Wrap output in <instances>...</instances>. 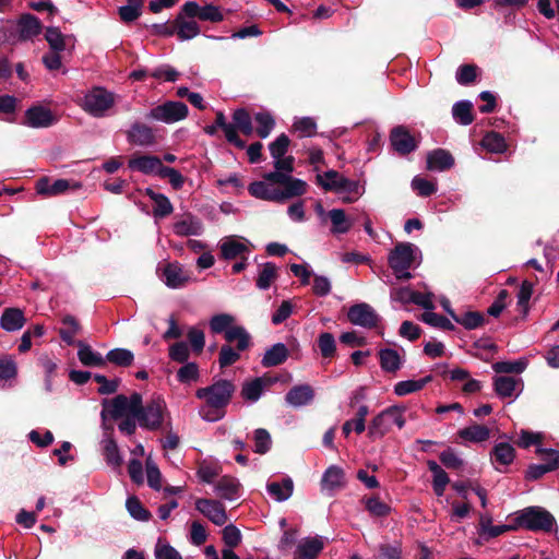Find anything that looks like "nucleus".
Here are the masks:
<instances>
[{"instance_id":"nucleus-1","label":"nucleus","mask_w":559,"mask_h":559,"mask_svg":"<svg viewBox=\"0 0 559 559\" xmlns=\"http://www.w3.org/2000/svg\"><path fill=\"white\" fill-rule=\"evenodd\" d=\"M233 322L230 314H215L210 320V329L214 334L223 333L227 343H236V348L245 352L252 346L251 335L242 325H231Z\"/></svg>"},{"instance_id":"nucleus-2","label":"nucleus","mask_w":559,"mask_h":559,"mask_svg":"<svg viewBox=\"0 0 559 559\" xmlns=\"http://www.w3.org/2000/svg\"><path fill=\"white\" fill-rule=\"evenodd\" d=\"M406 407L403 405H392L384 408L376 415L368 426V438L372 441L383 438L393 427L397 426L399 429L404 428L405 418L404 413Z\"/></svg>"},{"instance_id":"nucleus-3","label":"nucleus","mask_w":559,"mask_h":559,"mask_svg":"<svg viewBox=\"0 0 559 559\" xmlns=\"http://www.w3.org/2000/svg\"><path fill=\"white\" fill-rule=\"evenodd\" d=\"M235 391L236 385L230 380L221 379L209 386L199 388L195 396L205 400L207 406L225 408L230 403Z\"/></svg>"},{"instance_id":"nucleus-4","label":"nucleus","mask_w":559,"mask_h":559,"mask_svg":"<svg viewBox=\"0 0 559 559\" xmlns=\"http://www.w3.org/2000/svg\"><path fill=\"white\" fill-rule=\"evenodd\" d=\"M263 179L270 183L283 186V189H277V203H284L289 199L301 197L307 191L306 181L284 173H265Z\"/></svg>"},{"instance_id":"nucleus-5","label":"nucleus","mask_w":559,"mask_h":559,"mask_svg":"<svg viewBox=\"0 0 559 559\" xmlns=\"http://www.w3.org/2000/svg\"><path fill=\"white\" fill-rule=\"evenodd\" d=\"M519 526L530 531L550 532L556 524L554 515L542 507H528L515 519Z\"/></svg>"},{"instance_id":"nucleus-6","label":"nucleus","mask_w":559,"mask_h":559,"mask_svg":"<svg viewBox=\"0 0 559 559\" xmlns=\"http://www.w3.org/2000/svg\"><path fill=\"white\" fill-rule=\"evenodd\" d=\"M166 414H168L166 402L162 397H156L145 404L136 420L142 428L155 431L163 427Z\"/></svg>"},{"instance_id":"nucleus-7","label":"nucleus","mask_w":559,"mask_h":559,"mask_svg":"<svg viewBox=\"0 0 559 559\" xmlns=\"http://www.w3.org/2000/svg\"><path fill=\"white\" fill-rule=\"evenodd\" d=\"M188 114L189 109L185 103L167 100L162 105H157L154 108H152L145 115V118L170 124L186 119Z\"/></svg>"},{"instance_id":"nucleus-8","label":"nucleus","mask_w":559,"mask_h":559,"mask_svg":"<svg viewBox=\"0 0 559 559\" xmlns=\"http://www.w3.org/2000/svg\"><path fill=\"white\" fill-rule=\"evenodd\" d=\"M115 105L114 93L104 87H94L83 98V109L94 117H104Z\"/></svg>"},{"instance_id":"nucleus-9","label":"nucleus","mask_w":559,"mask_h":559,"mask_svg":"<svg viewBox=\"0 0 559 559\" xmlns=\"http://www.w3.org/2000/svg\"><path fill=\"white\" fill-rule=\"evenodd\" d=\"M535 453L543 456L546 461L544 464H531L525 472L526 480H537L546 473L554 472L559 468V451L554 449L537 448Z\"/></svg>"},{"instance_id":"nucleus-10","label":"nucleus","mask_w":559,"mask_h":559,"mask_svg":"<svg viewBox=\"0 0 559 559\" xmlns=\"http://www.w3.org/2000/svg\"><path fill=\"white\" fill-rule=\"evenodd\" d=\"M347 319L354 325L374 329L378 326L381 317L369 304L359 302L349 307Z\"/></svg>"},{"instance_id":"nucleus-11","label":"nucleus","mask_w":559,"mask_h":559,"mask_svg":"<svg viewBox=\"0 0 559 559\" xmlns=\"http://www.w3.org/2000/svg\"><path fill=\"white\" fill-rule=\"evenodd\" d=\"M390 144L400 156L408 155L418 147V141L405 126H396L391 129Z\"/></svg>"},{"instance_id":"nucleus-12","label":"nucleus","mask_w":559,"mask_h":559,"mask_svg":"<svg viewBox=\"0 0 559 559\" xmlns=\"http://www.w3.org/2000/svg\"><path fill=\"white\" fill-rule=\"evenodd\" d=\"M56 122L57 118L49 108L36 104L26 109L21 123L29 128L40 129L51 127Z\"/></svg>"},{"instance_id":"nucleus-13","label":"nucleus","mask_w":559,"mask_h":559,"mask_svg":"<svg viewBox=\"0 0 559 559\" xmlns=\"http://www.w3.org/2000/svg\"><path fill=\"white\" fill-rule=\"evenodd\" d=\"M414 245L399 242L390 252L388 258L389 266L393 272L408 270L414 262Z\"/></svg>"},{"instance_id":"nucleus-14","label":"nucleus","mask_w":559,"mask_h":559,"mask_svg":"<svg viewBox=\"0 0 559 559\" xmlns=\"http://www.w3.org/2000/svg\"><path fill=\"white\" fill-rule=\"evenodd\" d=\"M195 509L217 526L224 525L228 520L225 507L218 500L198 498Z\"/></svg>"},{"instance_id":"nucleus-15","label":"nucleus","mask_w":559,"mask_h":559,"mask_svg":"<svg viewBox=\"0 0 559 559\" xmlns=\"http://www.w3.org/2000/svg\"><path fill=\"white\" fill-rule=\"evenodd\" d=\"M182 12H185L189 19L198 17L201 21H209L212 23H218L224 20V16L218 7L214 4L200 7L195 1H187L182 5Z\"/></svg>"},{"instance_id":"nucleus-16","label":"nucleus","mask_w":559,"mask_h":559,"mask_svg":"<svg viewBox=\"0 0 559 559\" xmlns=\"http://www.w3.org/2000/svg\"><path fill=\"white\" fill-rule=\"evenodd\" d=\"M128 166L132 170L140 171L145 175H157L160 176V168L163 165L162 159L155 155H133L128 163Z\"/></svg>"},{"instance_id":"nucleus-17","label":"nucleus","mask_w":559,"mask_h":559,"mask_svg":"<svg viewBox=\"0 0 559 559\" xmlns=\"http://www.w3.org/2000/svg\"><path fill=\"white\" fill-rule=\"evenodd\" d=\"M81 187L82 185L80 182L73 180L57 179L55 182L50 183L47 177H43L36 183V191L44 195H58L71 188L78 190L81 189Z\"/></svg>"},{"instance_id":"nucleus-18","label":"nucleus","mask_w":559,"mask_h":559,"mask_svg":"<svg viewBox=\"0 0 559 559\" xmlns=\"http://www.w3.org/2000/svg\"><path fill=\"white\" fill-rule=\"evenodd\" d=\"M127 139L130 144L139 146H151L157 142L153 128L138 121L127 131Z\"/></svg>"},{"instance_id":"nucleus-19","label":"nucleus","mask_w":559,"mask_h":559,"mask_svg":"<svg viewBox=\"0 0 559 559\" xmlns=\"http://www.w3.org/2000/svg\"><path fill=\"white\" fill-rule=\"evenodd\" d=\"M174 233L180 237L200 236L203 233V224L200 218L186 213L180 219L174 223Z\"/></svg>"},{"instance_id":"nucleus-20","label":"nucleus","mask_w":559,"mask_h":559,"mask_svg":"<svg viewBox=\"0 0 559 559\" xmlns=\"http://www.w3.org/2000/svg\"><path fill=\"white\" fill-rule=\"evenodd\" d=\"M175 28L176 35L181 41L192 39L201 32L199 24L194 19H189L188 15L182 12V8L175 17Z\"/></svg>"},{"instance_id":"nucleus-21","label":"nucleus","mask_w":559,"mask_h":559,"mask_svg":"<svg viewBox=\"0 0 559 559\" xmlns=\"http://www.w3.org/2000/svg\"><path fill=\"white\" fill-rule=\"evenodd\" d=\"M454 166V157L444 148H436L427 154V169L444 171Z\"/></svg>"},{"instance_id":"nucleus-22","label":"nucleus","mask_w":559,"mask_h":559,"mask_svg":"<svg viewBox=\"0 0 559 559\" xmlns=\"http://www.w3.org/2000/svg\"><path fill=\"white\" fill-rule=\"evenodd\" d=\"M25 322L23 310L15 307L5 308L0 317V326L7 332L21 330Z\"/></svg>"},{"instance_id":"nucleus-23","label":"nucleus","mask_w":559,"mask_h":559,"mask_svg":"<svg viewBox=\"0 0 559 559\" xmlns=\"http://www.w3.org/2000/svg\"><path fill=\"white\" fill-rule=\"evenodd\" d=\"M164 282L170 288L183 287L189 282L187 272L177 262L168 263L163 271Z\"/></svg>"},{"instance_id":"nucleus-24","label":"nucleus","mask_w":559,"mask_h":559,"mask_svg":"<svg viewBox=\"0 0 559 559\" xmlns=\"http://www.w3.org/2000/svg\"><path fill=\"white\" fill-rule=\"evenodd\" d=\"M19 38L21 40H28L37 36L41 32V23L39 19L33 14H22L19 22Z\"/></svg>"},{"instance_id":"nucleus-25","label":"nucleus","mask_w":559,"mask_h":559,"mask_svg":"<svg viewBox=\"0 0 559 559\" xmlns=\"http://www.w3.org/2000/svg\"><path fill=\"white\" fill-rule=\"evenodd\" d=\"M313 399L314 391L309 384L295 385L285 395L286 402L295 407L307 405Z\"/></svg>"},{"instance_id":"nucleus-26","label":"nucleus","mask_w":559,"mask_h":559,"mask_svg":"<svg viewBox=\"0 0 559 559\" xmlns=\"http://www.w3.org/2000/svg\"><path fill=\"white\" fill-rule=\"evenodd\" d=\"M289 356L288 348L283 343H276L267 348L261 360L264 368H271L284 364Z\"/></svg>"},{"instance_id":"nucleus-27","label":"nucleus","mask_w":559,"mask_h":559,"mask_svg":"<svg viewBox=\"0 0 559 559\" xmlns=\"http://www.w3.org/2000/svg\"><path fill=\"white\" fill-rule=\"evenodd\" d=\"M214 124L222 129L225 135V139L228 143L233 144L239 150H243L246 147V142L239 136L237 132H235V126L226 121V117L223 111H217Z\"/></svg>"},{"instance_id":"nucleus-28","label":"nucleus","mask_w":559,"mask_h":559,"mask_svg":"<svg viewBox=\"0 0 559 559\" xmlns=\"http://www.w3.org/2000/svg\"><path fill=\"white\" fill-rule=\"evenodd\" d=\"M240 488L241 485L239 480L229 475L221 477L215 486L219 497L226 500H234L238 498Z\"/></svg>"},{"instance_id":"nucleus-29","label":"nucleus","mask_w":559,"mask_h":559,"mask_svg":"<svg viewBox=\"0 0 559 559\" xmlns=\"http://www.w3.org/2000/svg\"><path fill=\"white\" fill-rule=\"evenodd\" d=\"M76 346L79 347L78 357L79 360L86 367H104L106 360L103 356L94 352L92 347L83 341H78Z\"/></svg>"},{"instance_id":"nucleus-30","label":"nucleus","mask_w":559,"mask_h":559,"mask_svg":"<svg viewBox=\"0 0 559 559\" xmlns=\"http://www.w3.org/2000/svg\"><path fill=\"white\" fill-rule=\"evenodd\" d=\"M323 549L321 537L305 538L297 547L296 554L299 559H316Z\"/></svg>"},{"instance_id":"nucleus-31","label":"nucleus","mask_w":559,"mask_h":559,"mask_svg":"<svg viewBox=\"0 0 559 559\" xmlns=\"http://www.w3.org/2000/svg\"><path fill=\"white\" fill-rule=\"evenodd\" d=\"M514 457L515 450L508 442L497 443L490 452V459L492 463L497 465H510L513 462Z\"/></svg>"},{"instance_id":"nucleus-32","label":"nucleus","mask_w":559,"mask_h":559,"mask_svg":"<svg viewBox=\"0 0 559 559\" xmlns=\"http://www.w3.org/2000/svg\"><path fill=\"white\" fill-rule=\"evenodd\" d=\"M267 492L276 500V501H285L287 500L294 491V483L290 477H285L281 483L272 481L266 485Z\"/></svg>"},{"instance_id":"nucleus-33","label":"nucleus","mask_w":559,"mask_h":559,"mask_svg":"<svg viewBox=\"0 0 559 559\" xmlns=\"http://www.w3.org/2000/svg\"><path fill=\"white\" fill-rule=\"evenodd\" d=\"M346 177L342 176L338 171L331 169L323 175H317V185L325 191L341 192L343 181Z\"/></svg>"},{"instance_id":"nucleus-34","label":"nucleus","mask_w":559,"mask_h":559,"mask_svg":"<svg viewBox=\"0 0 559 559\" xmlns=\"http://www.w3.org/2000/svg\"><path fill=\"white\" fill-rule=\"evenodd\" d=\"M328 216L332 223L331 233L333 235L346 234L350 230L353 222L346 216L343 209H333L329 211Z\"/></svg>"},{"instance_id":"nucleus-35","label":"nucleus","mask_w":559,"mask_h":559,"mask_svg":"<svg viewBox=\"0 0 559 559\" xmlns=\"http://www.w3.org/2000/svg\"><path fill=\"white\" fill-rule=\"evenodd\" d=\"M521 380H518L513 377L497 376L493 378V390L496 394L501 399L511 397L513 396Z\"/></svg>"},{"instance_id":"nucleus-36","label":"nucleus","mask_w":559,"mask_h":559,"mask_svg":"<svg viewBox=\"0 0 559 559\" xmlns=\"http://www.w3.org/2000/svg\"><path fill=\"white\" fill-rule=\"evenodd\" d=\"M451 318L466 330H475L483 326L486 322L484 313L479 311H466L462 314L451 312Z\"/></svg>"},{"instance_id":"nucleus-37","label":"nucleus","mask_w":559,"mask_h":559,"mask_svg":"<svg viewBox=\"0 0 559 559\" xmlns=\"http://www.w3.org/2000/svg\"><path fill=\"white\" fill-rule=\"evenodd\" d=\"M221 257L224 260H235L249 253V248L233 238H227L221 245Z\"/></svg>"},{"instance_id":"nucleus-38","label":"nucleus","mask_w":559,"mask_h":559,"mask_svg":"<svg viewBox=\"0 0 559 559\" xmlns=\"http://www.w3.org/2000/svg\"><path fill=\"white\" fill-rule=\"evenodd\" d=\"M231 118V126H235V132H241L247 136L253 133L252 118L246 108H237L234 110Z\"/></svg>"},{"instance_id":"nucleus-39","label":"nucleus","mask_w":559,"mask_h":559,"mask_svg":"<svg viewBox=\"0 0 559 559\" xmlns=\"http://www.w3.org/2000/svg\"><path fill=\"white\" fill-rule=\"evenodd\" d=\"M269 183L265 179L263 181H253L249 185L248 191L257 199L277 203V189L271 188Z\"/></svg>"},{"instance_id":"nucleus-40","label":"nucleus","mask_w":559,"mask_h":559,"mask_svg":"<svg viewBox=\"0 0 559 559\" xmlns=\"http://www.w3.org/2000/svg\"><path fill=\"white\" fill-rule=\"evenodd\" d=\"M457 436L469 442H483L489 439L490 430L484 425L474 424L459 430Z\"/></svg>"},{"instance_id":"nucleus-41","label":"nucleus","mask_w":559,"mask_h":559,"mask_svg":"<svg viewBox=\"0 0 559 559\" xmlns=\"http://www.w3.org/2000/svg\"><path fill=\"white\" fill-rule=\"evenodd\" d=\"M452 115L460 124H471L474 121L473 104L469 100L456 102L452 107Z\"/></svg>"},{"instance_id":"nucleus-42","label":"nucleus","mask_w":559,"mask_h":559,"mask_svg":"<svg viewBox=\"0 0 559 559\" xmlns=\"http://www.w3.org/2000/svg\"><path fill=\"white\" fill-rule=\"evenodd\" d=\"M431 380H432V376L429 374L419 380L400 381L394 385V393L399 396H404V395L420 391Z\"/></svg>"},{"instance_id":"nucleus-43","label":"nucleus","mask_w":559,"mask_h":559,"mask_svg":"<svg viewBox=\"0 0 559 559\" xmlns=\"http://www.w3.org/2000/svg\"><path fill=\"white\" fill-rule=\"evenodd\" d=\"M277 278V267L273 262H266L262 265L255 281V286L261 290H266Z\"/></svg>"},{"instance_id":"nucleus-44","label":"nucleus","mask_w":559,"mask_h":559,"mask_svg":"<svg viewBox=\"0 0 559 559\" xmlns=\"http://www.w3.org/2000/svg\"><path fill=\"white\" fill-rule=\"evenodd\" d=\"M380 366L386 372H395L401 368V357L395 349L384 348L379 352Z\"/></svg>"},{"instance_id":"nucleus-45","label":"nucleus","mask_w":559,"mask_h":559,"mask_svg":"<svg viewBox=\"0 0 559 559\" xmlns=\"http://www.w3.org/2000/svg\"><path fill=\"white\" fill-rule=\"evenodd\" d=\"M254 121L258 124L255 128V133L261 139L267 138L275 127V120L273 116L267 111L257 112L254 115Z\"/></svg>"},{"instance_id":"nucleus-46","label":"nucleus","mask_w":559,"mask_h":559,"mask_svg":"<svg viewBox=\"0 0 559 559\" xmlns=\"http://www.w3.org/2000/svg\"><path fill=\"white\" fill-rule=\"evenodd\" d=\"M105 360L118 367H130L133 364L134 355L127 348H114L107 353Z\"/></svg>"},{"instance_id":"nucleus-47","label":"nucleus","mask_w":559,"mask_h":559,"mask_svg":"<svg viewBox=\"0 0 559 559\" xmlns=\"http://www.w3.org/2000/svg\"><path fill=\"white\" fill-rule=\"evenodd\" d=\"M481 145L491 153H503L507 150L504 136L496 131H489L481 140Z\"/></svg>"},{"instance_id":"nucleus-48","label":"nucleus","mask_w":559,"mask_h":559,"mask_svg":"<svg viewBox=\"0 0 559 559\" xmlns=\"http://www.w3.org/2000/svg\"><path fill=\"white\" fill-rule=\"evenodd\" d=\"M126 508L129 514L138 521L144 522L152 518V513L146 508H144L141 500L135 496H131L127 499Z\"/></svg>"},{"instance_id":"nucleus-49","label":"nucleus","mask_w":559,"mask_h":559,"mask_svg":"<svg viewBox=\"0 0 559 559\" xmlns=\"http://www.w3.org/2000/svg\"><path fill=\"white\" fill-rule=\"evenodd\" d=\"M70 38V36H64L58 27L50 26L46 28L45 39L51 50L56 52L63 51L66 49L67 39Z\"/></svg>"},{"instance_id":"nucleus-50","label":"nucleus","mask_w":559,"mask_h":559,"mask_svg":"<svg viewBox=\"0 0 559 559\" xmlns=\"http://www.w3.org/2000/svg\"><path fill=\"white\" fill-rule=\"evenodd\" d=\"M321 481L329 489L340 488L344 484V471L336 465H332L326 468Z\"/></svg>"},{"instance_id":"nucleus-51","label":"nucleus","mask_w":559,"mask_h":559,"mask_svg":"<svg viewBox=\"0 0 559 559\" xmlns=\"http://www.w3.org/2000/svg\"><path fill=\"white\" fill-rule=\"evenodd\" d=\"M528 365L527 359L520 358L515 361H497L492 364L496 373H522Z\"/></svg>"},{"instance_id":"nucleus-52","label":"nucleus","mask_w":559,"mask_h":559,"mask_svg":"<svg viewBox=\"0 0 559 559\" xmlns=\"http://www.w3.org/2000/svg\"><path fill=\"white\" fill-rule=\"evenodd\" d=\"M420 319L423 322L433 326L439 328L445 331H453L455 330L454 324L444 316L432 312V311H425Z\"/></svg>"},{"instance_id":"nucleus-53","label":"nucleus","mask_w":559,"mask_h":559,"mask_svg":"<svg viewBox=\"0 0 559 559\" xmlns=\"http://www.w3.org/2000/svg\"><path fill=\"white\" fill-rule=\"evenodd\" d=\"M318 347L323 358H333L336 354V342L330 332H323L318 337Z\"/></svg>"},{"instance_id":"nucleus-54","label":"nucleus","mask_w":559,"mask_h":559,"mask_svg":"<svg viewBox=\"0 0 559 559\" xmlns=\"http://www.w3.org/2000/svg\"><path fill=\"white\" fill-rule=\"evenodd\" d=\"M231 343H227L221 346L218 354V364L221 368H227L240 359V352L235 347L230 346Z\"/></svg>"},{"instance_id":"nucleus-55","label":"nucleus","mask_w":559,"mask_h":559,"mask_svg":"<svg viewBox=\"0 0 559 559\" xmlns=\"http://www.w3.org/2000/svg\"><path fill=\"white\" fill-rule=\"evenodd\" d=\"M104 455L106 462L114 467H119L122 464V457L119 453V449L115 439L109 436L104 447Z\"/></svg>"},{"instance_id":"nucleus-56","label":"nucleus","mask_w":559,"mask_h":559,"mask_svg":"<svg viewBox=\"0 0 559 559\" xmlns=\"http://www.w3.org/2000/svg\"><path fill=\"white\" fill-rule=\"evenodd\" d=\"M200 377L199 366L197 362H185L177 371V380L180 383H190L198 381Z\"/></svg>"},{"instance_id":"nucleus-57","label":"nucleus","mask_w":559,"mask_h":559,"mask_svg":"<svg viewBox=\"0 0 559 559\" xmlns=\"http://www.w3.org/2000/svg\"><path fill=\"white\" fill-rule=\"evenodd\" d=\"M290 145V139L287 134H280L273 142L269 144V151L271 156L274 159H278L280 157H284L288 151Z\"/></svg>"},{"instance_id":"nucleus-58","label":"nucleus","mask_w":559,"mask_h":559,"mask_svg":"<svg viewBox=\"0 0 559 559\" xmlns=\"http://www.w3.org/2000/svg\"><path fill=\"white\" fill-rule=\"evenodd\" d=\"M254 452L259 454H265L270 451L272 445V439L270 432L264 428H258L254 430Z\"/></svg>"},{"instance_id":"nucleus-59","label":"nucleus","mask_w":559,"mask_h":559,"mask_svg":"<svg viewBox=\"0 0 559 559\" xmlns=\"http://www.w3.org/2000/svg\"><path fill=\"white\" fill-rule=\"evenodd\" d=\"M147 485L154 490L162 488V474L156 463L147 457L145 461Z\"/></svg>"},{"instance_id":"nucleus-60","label":"nucleus","mask_w":559,"mask_h":559,"mask_svg":"<svg viewBox=\"0 0 559 559\" xmlns=\"http://www.w3.org/2000/svg\"><path fill=\"white\" fill-rule=\"evenodd\" d=\"M263 393L260 379H252L242 384L241 396L250 402H257Z\"/></svg>"},{"instance_id":"nucleus-61","label":"nucleus","mask_w":559,"mask_h":559,"mask_svg":"<svg viewBox=\"0 0 559 559\" xmlns=\"http://www.w3.org/2000/svg\"><path fill=\"white\" fill-rule=\"evenodd\" d=\"M110 416L112 419H119L129 416L128 396L119 394L110 401Z\"/></svg>"},{"instance_id":"nucleus-62","label":"nucleus","mask_w":559,"mask_h":559,"mask_svg":"<svg viewBox=\"0 0 559 559\" xmlns=\"http://www.w3.org/2000/svg\"><path fill=\"white\" fill-rule=\"evenodd\" d=\"M17 376V366L14 358L10 355L0 357V380H11Z\"/></svg>"},{"instance_id":"nucleus-63","label":"nucleus","mask_w":559,"mask_h":559,"mask_svg":"<svg viewBox=\"0 0 559 559\" xmlns=\"http://www.w3.org/2000/svg\"><path fill=\"white\" fill-rule=\"evenodd\" d=\"M154 202L153 215L155 218H164L174 212V206L165 194L157 195Z\"/></svg>"},{"instance_id":"nucleus-64","label":"nucleus","mask_w":559,"mask_h":559,"mask_svg":"<svg viewBox=\"0 0 559 559\" xmlns=\"http://www.w3.org/2000/svg\"><path fill=\"white\" fill-rule=\"evenodd\" d=\"M412 188L419 197H430L437 192V185L425 178L416 176L412 180Z\"/></svg>"}]
</instances>
